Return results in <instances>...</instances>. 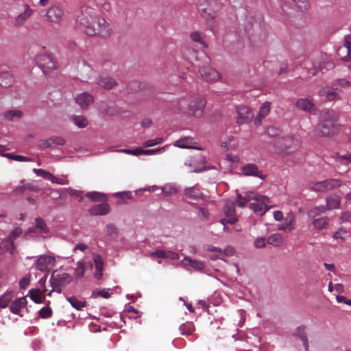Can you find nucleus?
I'll return each mask as SVG.
<instances>
[{
    "label": "nucleus",
    "mask_w": 351,
    "mask_h": 351,
    "mask_svg": "<svg viewBox=\"0 0 351 351\" xmlns=\"http://www.w3.org/2000/svg\"><path fill=\"white\" fill-rule=\"evenodd\" d=\"M76 22L88 36L107 38L110 35V23L104 18L97 15L94 9L91 8H82L80 14L77 15Z\"/></svg>",
    "instance_id": "f257e3e1"
},
{
    "label": "nucleus",
    "mask_w": 351,
    "mask_h": 351,
    "mask_svg": "<svg viewBox=\"0 0 351 351\" xmlns=\"http://www.w3.org/2000/svg\"><path fill=\"white\" fill-rule=\"evenodd\" d=\"M339 116L334 110H323L320 114V123L315 129L316 134L320 136H330L339 132Z\"/></svg>",
    "instance_id": "f03ea898"
},
{
    "label": "nucleus",
    "mask_w": 351,
    "mask_h": 351,
    "mask_svg": "<svg viewBox=\"0 0 351 351\" xmlns=\"http://www.w3.org/2000/svg\"><path fill=\"white\" fill-rule=\"evenodd\" d=\"M206 101L201 97H189L180 99L178 102L180 111L195 117L202 116Z\"/></svg>",
    "instance_id": "7ed1b4c3"
},
{
    "label": "nucleus",
    "mask_w": 351,
    "mask_h": 351,
    "mask_svg": "<svg viewBox=\"0 0 351 351\" xmlns=\"http://www.w3.org/2000/svg\"><path fill=\"white\" fill-rule=\"evenodd\" d=\"M276 149L283 154H291L299 147V141L291 136L277 137L274 142Z\"/></svg>",
    "instance_id": "20e7f679"
},
{
    "label": "nucleus",
    "mask_w": 351,
    "mask_h": 351,
    "mask_svg": "<svg viewBox=\"0 0 351 351\" xmlns=\"http://www.w3.org/2000/svg\"><path fill=\"white\" fill-rule=\"evenodd\" d=\"M36 63L46 74H51L58 69L57 61L49 54L38 55L36 58Z\"/></svg>",
    "instance_id": "39448f33"
},
{
    "label": "nucleus",
    "mask_w": 351,
    "mask_h": 351,
    "mask_svg": "<svg viewBox=\"0 0 351 351\" xmlns=\"http://www.w3.org/2000/svg\"><path fill=\"white\" fill-rule=\"evenodd\" d=\"M72 276L66 273L55 274L53 272L50 278V284L54 291L62 293V288L68 285L72 281Z\"/></svg>",
    "instance_id": "423d86ee"
},
{
    "label": "nucleus",
    "mask_w": 351,
    "mask_h": 351,
    "mask_svg": "<svg viewBox=\"0 0 351 351\" xmlns=\"http://www.w3.org/2000/svg\"><path fill=\"white\" fill-rule=\"evenodd\" d=\"M341 185V182L338 179H328L317 182H310L308 187L311 190L319 193H325L328 191L337 188Z\"/></svg>",
    "instance_id": "0eeeda50"
},
{
    "label": "nucleus",
    "mask_w": 351,
    "mask_h": 351,
    "mask_svg": "<svg viewBox=\"0 0 351 351\" xmlns=\"http://www.w3.org/2000/svg\"><path fill=\"white\" fill-rule=\"evenodd\" d=\"M256 198H253L254 202L250 204V208L254 212L260 215H264L269 209L268 206L269 199L264 195H261L255 193Z\"/></svg>",
    "instance_id": "6e6552de"
},
{
    "label": "nucleus",
    "mask_w": 351,
    "mask_h": 351,
    "mask_svg": "<svg viewBox=\"0 0 351 351\" xmlns=\"http://www.w3.org/2000/svg\"><path fill=\"white\" fill-rule=\"evenodd\" d=\"M238 117L237 124L239 125L250 123L253 118V113L250 108L246 106H239L236 108Z\"/></svg>",
    "instance_id": "1a4fd4ad"
},
{
    "label": "nucleus",
    "mask_w": 351,
    "mask_h": 351,
    "mask_svg": "<svg viewBox=\"0 0 351 351\" xmlns=\"http://www.w3.org/2000/svg\"><path fill=\"white\" fill-rule=\"evenodd\" d=\"M343 92L338 88H322L319 90V95L326 97L328 101L341 100Z\"/></svg>",
    "instance_id": "9d476101"
},
{
    "label": "nucleus",
    "mask_w": 351,
    "mask_h": 351,
    "mask_svg": "<svg viewBox=\"0 0 351 351\" xmlns=\"http://www.w3.org/2000/svg\"><path fill=\"white\" fill-rule=\"evenodd\" d=\"M206 162L205 156L202 154H197L191 156L185 162V165L191 167V171H199L204 169Z\"/></svg>",
    "instance_id": "9b49d317"
},
{
    "label": "nucleus",
    "mask_w": 351,
    "mask_h": 351,
    "mask_svg": "<svg viewBox=\"0 0 351 351\" xmlns=\"http://www.w3.org/2000/svg\"><path fill=\"white\" fill-rule=\"evenodd\" d=\"M224 213L226 218L221 220V223L223 225L225 226L226 223L234 224L238 221L235 213V205L234 203L232 202L226 205L224 207Z\"/></svg>",
    "instance_id": "f8f14e48"
},
{
    "label": "nucleus",
    "mask_w": 351,
    "mask_h": 351,
    "mask_svg": "<svg viewBox=\"0 0 351 351\" xmlns=\"http://www.w3.org/2000/svg\"><path fill=\"white\" fill-rule=\"evenodd\" d=\"M55 258L51 256H40L36 263V268L41 271H49L54 266Z\"/></svg>",
    "instance_id": "ddd939ff"
},
{
    "label": "nucleus",
    "mask_w": 351,
    "mask_h": 351,
    "mask_svg": "<svg viewBox=\"0 0 351 351\" xmlns=\"http://www.w3.org/2000/svg\"><path fill=\"white\" fill-rule=\"evenodd\" d=\"M199 73L202 78L207 82H217L221 77L219 73L210 66H204L200 68Z\"/></svg>",
    "instance_id": "4468645a"
},
{
    "label": "nucleus",
    "mask_w": 351,
    "mask_h": 351,
    "mask_svg": "<svg viewBox=\"0 0 351 351\" xmlns=\"http://www.w3.org/2000/svg\"><path fill=\"white\" fill-rule=\"evenodd\" d=\"M64 16V12L62 8L58 6L51 7L46 13V17L48 21L51 23H59Z\"/></svg>",
    "instance_id": "2eb2a0df"
},
{
    "label": "nucleus",
    "mask_w": 351,
    "mask_h": 351,
    "mask_svg": "<svg viewBox=\"0 0 351 351\" xmlns=\"http://www.w3.org/2000/svg\"><path fill=\"white\" fill-rule=\"evenodd\" d=\"M242 173L246 176H254L264 180L265 176L259 171L258 167L254 164H247L241 168Z\"/></svg>",
    "instance_id": "dca6fc26"
},
{
    "label": "nucleus",
    "mask_w": 351,
    "mask_h": 351,
    "mask_svg": "<svg viewBox=\"0 0 351 351\" xmlns=\"http://www.w3.org/2000/svg\"><path fill=\"white\" fill-rule=\"evenodd\" d=\"M33 14V10L27 4L23 5V10L20 13L14 21V25L19 27L23 25L27 19L29 18Z\"/></svg>",
    "instance_id": "f3484780"
},
{
    "label": "nucleus",
    "mask_w": 351,
    "mask_h": 351,
    "mask_svg": "<svg viewBox=\"0 0 351 351\" xmlns=\"http://www.w3.org/2000/svg\"><path fill=\"white\" fill-rule=\"evenodd\" d=\"M110 211V207L107 203L96 204L88 210V213L92 216H102L108 214Z\"/></svg>",
    "instance_id": "a211bd4d"
},
{
    "label": "nucleus",
    "mask_w": 351,
    "mask_h": 351,
    "mask_svg": "<svg viewBox=\"0 0 351 351\" xmlns=\"http://www.w3.org/2000/svg\"><path fill=\"white\" fill-rule=\"evenodd\" d=\"M93 260L95 264L94 277L96 280H100L103 276L104 261L99 254H93Z\"/></svg>",
    "instance_id": "6ab92c4d"
},
{
    "label": "nucleus",
    "mask_w": 351,
    "mask_h": 351,
    "mask_svg": "<svg viewBox=\"0 0 351 351\" xmlns=\"http://www.w3.org/2000/svg\"><path fill=\"white\" fill-rule=\"evenodd\" d=\"M351 42V36L345 37L344 45L340 47L337 50V54L343 60L348 61L351 60V55L350 54L349 45Z\"/></svg>",
    "instance_id": "aec40b11"
},
{
    "label": "nucleus",
    "mask_w": 351,
    "mask_h": 351,
    "mask_svg": "<svg viewBox=\"0 0 351 351\" xmlns=\"http://www.w3.org/2000/svg\"><path fill=\"white\" fill-rule=\"evenodd\" d=\"M93 267L90 261H78L76 263V267L74 269V276L76 278H82L84 276L85 270L87 269H91Z\"/></svg>",
    "instance_id": "412c9836"
},
{
    "label": "nucleus",
    "mask_w": 351,
    "mask_h": 351,
    "mask_svg": "<svg viewBox=\"0 0 351 351\" xmlns=\"http://www.w3.org/2000/svg\"><path fill=\"white\" fill-rule=\"evenodd\" d=\"M295 106L299 110L312 112L314 110L315 105L312 99L308 98H301L296 101Z\"/></svg>",
    "instance_id": "4be33fe9"
},
{
    "label": "nucleus",
    "mask_w": 351,
    "mask_h": 351,
    "mask_svg": "<svg viewBox=\"0 0 351 351\" xmlns=\"http://www.w3.org/2000/svg\"><path fill=\"white\" fill-rule=\"evenodd\" d=\"M75 101L82 109H86L93 102L94 99L90 94L83 93L77 96Z\"/></svg>",
    "instance_id": "5701e85b"
},
{
    "label": "nucleus",
    "mask_w": 351,
    "mask_h": 351,
    "mask_svg": "<svg viewBox=\"0 0 351 351\" xmlns=\"http://www.w3.org/2000/svg\"><path fill=\"white\" fill-rule=\"evenodd\" d=\"M195 143L193 141V138L187 136L181 138L180 139L176 141L173 145L176 147L183 149H201L199 147L195 146Z\"/></svg>",
    "instance_id": "b1692460"
},
{
    "label": "nucleus",
    "mask_w": 351,
    "mask_h": 351,
    "mask_svg": "<svg viewBox=\"0 0 351 351\" xmlns=\"http://www.w3.org/2000/svg\"><path fill=\"white\" fill-rule=\"evenodd\" d=\"M37 230H39V233L46 234L49 231L45 221L40 217L35 219V226L29 228L27 231L29 233H36Z\"/></svg>",
    "instance_id": "393cba45"
},
{
    "label": "nucleus",
    "mask_w": 351,
    "mask_h": 351,
    "mask_svg": "<svg viewBox=\"0 0 351 351\" xmlns=\"http://www.w3.org/2000/svg\"><path fill=\"white\" fill-rule=\"evenodd\" d=\"M295 221V215L292 213H289L286 215L285 223L279 225L278 227V230L291 232L294 229L293 223Z\"/></svg>",
    "instance_id": "a878e982"
},
{
    "label": "nucleus",
    "mask_w": 351,
    "mask_h": 351,
    "mask_svg": "<svg viewBox=\"0 0 351 351\" xmlns=\"http://www.w3.org/2000/svg\"><path fill=\"white\" fill-rule=\"evenodd\" d=\"M27 304V300L25 297H21L14 300L10 306V311L15 315H19L22 308L25 307Z\"/></svg>",
    "instance_id": "bb28decb"
},
{
    "label": "nucleus",
    "mask_w": 351,
    "mask_h": 351,
    "mask_svg": "<svg viewBox=\"0 0 351 351\" xmlns=\"http://www.w3.org/2000/svg\"><path fill=\"white\" fill-rule=\"evenodd\" d=\"M182 263L184 265H189L191 267L196 271H202L205 267V264L204 262L192 259L189 256L184 257Z\"/></svg>",
    "instance_id": "cd10ccee"
},
{
    "label": "nucleus",
    "mask_w": 351,
    "mask_h": 351,
    "mask_svg": "<svg viewBox=\"0 0 351 351\" xmlns=\"http://www.w3.org/2000/svg\"><path fill=\"white\" fill-rule=\"evenodd\" d=\"M14 82V77L13 75L8 72L0 73V86L3 88H8L11 86Z\"/></svg>",
    "instance_id": "c85d7f7f"
},
{
    "label": "nucleus",
    "mask_w": 351,
    "mask_h": 351,
    "mask_svg": "<svg viewBox=\"0 0 351 351\" xmlns=\"http://www.w3.org/2000/svg\"><path fill=\"white\" fill-rule=\"evenodd\" d=\"M253 198H256L254 193H247L245 196H242L241 193H238L237 194L236 203L238 206L244 207L248 202L252 201Z\"/></svg>",
    "instance_id": "c756f323"
},
{
    "label": "nucleus",
    "mask_w": 351,
    "mask_h": 351,
    "mask_svg": "<svg viewBox=\"0 0 351 351\" xmlns=\"http://www.w3.org/2000/svg\"><path fill=\"white\" fill-rule=\"evenodd\" d=\"M270 112V103L265 102L259 109V112L258 116L256 117L254 120V123L256 125H260L261 123V119L265 118L266 116L269 114Z\"/></svg>",
    "instance_id": "7c9ffc66"
},
{
    "label": "nucleus",
    "mask_w": 351,
    "mask_h": 351,
    "mask_svg": "<svg viewBox=\"0 0 351 351\" xmlns=\"http://www.w3.org/2000/svg\"><path fill=\"white\" fill-rule=\"evenodd\" d=\"M185 197L192 200H199L203 197L200 191L195 187L186 188L184 190Z\"/></svg>",
    "instance_id": "2f4dec72"
},
{
    "label": "nucleus",
    "mask_w": 351,
    "mask_h": 351,
    "mask_svg": "<svg viewBox=\"0 0 351 351\" xmlns=\"http://www.w3.org/2000/svg\"><path fill=\"white\" fill-rule=\"evenodd\" d=\"M95 71L92 68L86 64H83L80 70V77L82 81H88L94 75Z\"/></svg>",
    "instance_id": "473e14b6"
},
{
    "label": "nucleus",
    "mask_w": 351,
    "mask_h": 351,
    "mask_svg": "<svg viewBox=\"0 0 351 351\" xmlns=\"http://www.w3.org/2000/svg\"><path fill=\"white\" fill-rule=\"evenodd\" d=\"M341 198L337 195H332L326 199V207L328 210L338 208L340 206Z\"/></svg>",
    "instance_id": "72a5a7b5"
},
{
    "label": "nucleus",
    "mask_w": 351,
    "mask_h": 351,
    "mask_svg": "<svg viewBox=\"0 0 351 351\" xmlns=\"http://www.w3.org/2000/svg\"><path fill=\"white\" fill-rule=\"evenodd\" d=\"M199 14L207 21V23H211L216 16L214 11L208 8H202L199 6Z\"/></svg>",
    "instance_id": "f704fd0d"
},
{
    "label": "nucleus",
    "mask_w": 351,
    "mask_h": 351,
    "mask_svg": "<svg viewBox=\"0 0 351 351\" xmlns=\"http://www.w3.org/2000/svg\"><path fill=\"white\" fill-rule=\"evenodd\" d=\"M312 224L316 230H321L325 229L328 226V218L323 217L313 219Z\"/></svg>",
    "instance_id": "c9c22d12"
},
{
    "label": "nucleus",
    "mask_w": 351,
    "mask_h": 351,
    "mask_svg": "<svg viewBox=\"0 0 351 351\" xmlns=\"http://www.w3.org/2000/svg\"><path fill=\"white\" fill-rule=\"evenodd\" d=\"M305 330H306V327L304 326H298L297 328V336L303 342L305 350L308 351V338H307Z\"/></svg>",
    "instance_id": "e433bc0d"
},
{
    "label": "nucleus",
    "mask_w": 351,
    "mask_h": 351,
    "mask_svg": "<svg viewBox=\"0 0 351 351\" xmlns=\"http://www.w3.org/2000/svg\"><path fill=\"white\" fill-rule=\"evenodd\" d=\"M14 298V292L8 291L5 292L0 298V308H5Z\"/></svg>",
    "instance_id": "4c0bfd02"
},
{
    "label": "nucleus",
    "mask_w": 351,
    "mask_h": 351,
    "mask_svg": "<svg viewBox=\"0 0 351 351\" xmlns=\"http://www.w3.org/2000/svg\"><path fill=\"white\" fill-rule=\"evenodd\" d=\"M97 84L101 87H103L106 89H110L112 88L115 84L116 82L114 79L106 77H101L98 80Z\"/></svg>",
    "instance_id": "58836bf2"
},
{
    "label": "nucleus",
    "mask_w": 351,
    "mask_h": 351,
    "mask_svg": "<svg viewBox=\"0 0 351 351\" xmlns=\"http://www.w3.org/2000/svg\"><path fill=\"white\" fill-rule=\"evenodd\" d=\"M29 297L36 304H40L45 299V295H41V291L38 289H32L29 291Z\"/></svg>",
    "instance_id": "ea45409f"
},
{
    "label": "nucleus",
    "mask_w": 351,
    "mask_h": 351,
    "mask_svg": "<svg viewBox=\"0 0 351 351\" xmlns=\"http://www.w3.org/2000/svg\"><path fill=\"white\" fill-rule=\"evenodd\" d=\"M66 300L71 304V305L78 311L82 310L86 306V301L79 300L75 296L67 297Z\"/></svg>",
    "instance_id": "a19ab883"
},
{
    "label": "nucleus",
    "mask_w": 351,
    "mask_h": 351,
    "mask_svg": "<svg viewBox=\"0 0 351 351\" xmlns=\"http://www.w3.org/2000/svg\"><path fill=\"white\" fill-rule=\"evenodd\" d=\"M267 243L274 245L280 246L284 243V239L280 234H273L269 236L267 239Z\"/></svg>",
    "instance_id": "79ce46f5"
},
{
    "label": "nucleus",
    "mask_w": 351,
    "mask_h": 351,
    "mask_svg": "<svg viewBox=\"0 0 351 351\" xmlns=\"http://www.w3.org/2000/svg\"><path fill=\"white\" fill-rule=\"evenodd\" d=\"M85 196L95 202L106 200V195L97 191L88 192L85 194Z\"/></svg>",
    "instance_id": "37998d69"
},
{
    "label": "nucleus",
    "mask_w": 351,
    "mask_h": 351,
    "mask_svg": "<svg viewBox=\"0 0 351 351\" xmlns=\"http://www.w3.org/2000/svg\"><path fill=\"white\" fill-rule=\"evenodd\" d=\"M302 66L307 70L308 73L311 72V69L313 70V72L311 73V75H315L319 70V66H317L316 63L309 60H306L302 62Z\"/></svg>",
    "instance_id": "c03bdc74"
},
{
    "label": "nucleus",
    "mask_w": 351,
    "mask_h": 351,
    "mask_svg": "<svg viewBox=\"0 0 351 351\" xmlns=\"http://www.w3.org/2000/svg\"><path fill=\"white\" fill-rule=\"evenodd\" d=\"M180 331L182 335H191L195 330V326L192 322H187L180 326Z\"/></svg>",
    "instance_id": "a18cd8bd"
},
{
    "label": "nucleus",
    "mask_w": 351,
    "mask_h": 351,
    "mask_svg": "<svg viewBox=\"0 0 351 351\" xmlns=\"http://www.w3.org/2000/svg\"><path fill=\"white\" fill-rule=\"evenodd\" d=\"M178 191L176 186L171 184H167L162 188V194L167 197L174 195Z\"/></svg>",
    "instance_id": "49530a36"
},
{
    "label": "nucleus",
    "mask_w": 351,
    "mask_h": 351,
    "mask_svg": "<svg viewBox=\"0 0 351 351\" xmlns=\"http://www.w3.org/2000/svg\"><path fill=\"white\" fill-rule=\"evenodd\" d=\"M2 245L6 252H9L10 254H13L15 250V246L12 237H7L2 241Z\"/></svg>",
    "instance_id": "de8ad7c7"
},
{
    "label": "nucleus",
    "mask_w": 351,
    "mask_h": 351,
    "mask_svg": "<svg viewBox=\"0 0 351 351\" xmlns=\"http://www.w3.org/2000/svg\"><path fill=\"white\" fill-rule=\"evenodd\" d=\"M74 123L80 128H84L87 126L88 121L83 116H73L71 118Z\"/></svg>",
    "instance_id": "09e8293b"
},
{
    "label": "nucleus",
    "mask_w": 351,
    "mask_h": 351,
    "mask_svg": "<svg viewBox=\"0 0 351 351\" xmlns=\"http://www.w3.org/2000/svg\"><path fill=\"white\" fill-rule=\"evenodd\" d=\"M33 171L38 176H41L43 178L51 181L53 178V174L49 171H47L43 169H34Z\"/></svg>",
    "instance_id": "8fccbe9b"
},
{
    "label": "nucleus",
    "mask_w": 351,
    "mask_h": 351,
    "mask_svg": "<svg viewBox=\"0 0 351 351\" xmlns=\"http://www.w3.org/2000/svg\"><path fill=\"white\" fill-rule=\"evenodd\" d=\"M326 211V207L324 206H319L314 207L313 208L311 209L308 212V216L311 218H314L317 217L320 213H324Z\"/></svg>",
    "instance_id": "3c124183"
},
{
    "label": "nucleus",
    "mask_w": 351,
    "mask_h": 351,
    "mask_svg": "<svg viewBox=\"0 0 351 351\" xmlns=\"http://www.w3.org/2000/svg\"><path fill=\"white\" fill-rule=\"evenodd\" d=\"M97 7L102 11L108 12L110 10V4L107 0H95Z\"/></svg>",
    "instance_id": "603ef678"
},
{
    "label": "nucleus",
    "mask_w": 351,
    "mask_h": 351,
    "mask_svg": "<svg viewBox=\"0 0 351 351\" xmlns=\"http://www.w3.org/2000/svg\"><path fill=\"white\" fill-rule=\"evenodd\" d=\"M191 40L194 42L198 43L204 47H207L206 43L203 40L202 34L199 32H192L190 35Z\"/></svg>",
    "instance_id": "864d4df0"
},
{
    "label": "nucleus",
    "mask_w": 351,
    "mask_h": 351,
    "mask_svg": "<svg viewBox=\"0 0 351 351\" xmlns=\"http://www.w3.org/2000/svg\"><path fill=\"white\" fill-rule=\"evenodd\" d=\"M52 309L50 306H45L38 311V315L41 318L48 319L52 316Z\"/></svg>",
    "instance_id": "5fc2aeb1"
},
{
    "label": "nucleus",
    "mask_w": 351,
    "mask_h": 351,
    "mask_svg": "<svg viewBox=\"0 0 351 351\" xmlns=\"http://www.w3.org/2000/svg\"><path fill=\"white\" fill-rule=\"evenodd\" d=\"M348 236V232L346 228H340L337 232H335L332 237L335 239H341V241H344Z\"/></svg>",
    "instance_id": "6e6d98bb"
},
{
    "label": "nucleus",
    "mask_w": 351,
    "mask_h": 351,
    "mask_svg": "<svg viewBox=\"0 0 351 351\" xmlns=\"http://www.w3.org/2000/svg\"><path fill=\"white\" fill-rule=\"evenodd\" d=\"M23 113L20 110H9L4 113V117L7 120H12L13 117H21L22 116Z\"/></svg>",
    "instance_id": "4d7b16f0"
},
{
    "label": "nucleus",
    "mask_w": 351,
    "mask_h": 351,
    "mask_svg": "<svg viewBox=\"0 0 351 351\" xmlns=\"http://www.w3.org/2000/svg\"><path fill=\"white\" fill-rule=\"evenodd\" d=\"M336 160L341 165H348L351 162V154L339 155Z\"/></svg>",
    "instance_id": "13d9d810"
},
{
    "label": "nucleus",
    "mask_w": 351,
    "mask_h": 351,
    "mask_svg": "<svg viewBox=\"0 0 351 351\" xmlns=\"http://www.w3.org/2000/svg\"><path fill=\"white\" fill-rule=\"evenodd\" d=\"M162 141H163V139L162 138L158 137V138H156L155 139H150V140H147V141H145L143 143V146L144 147H149L154 146L156 145H159V144L162 143Z\"/></svg>",
    "instance_id": "bf43d9fd"
},
{
    "label": "nucleus",
    "mask_w": 351,
    "mask_h": 351,
    "mask_svg": "<svg viewBox=\"0 0 351 351\" xmlns=\"http://www.w3.org/2000/svg\"><path fill=\"white\" fill-rule=\"evenodd\" d=\"M350 84H351L350 82L345 78H339V79L335 80L333 82L334 86L338 85L343 88H346L350 87Z\"/></svg>",
    "instance_id": "052dcab7"
},
{
    "label": "nucleus",
    "mask_w": 351,
    "mask_h": 351,
    "mask_svg": "<svg viewBox=\"0 0 351 351\" xmlns=\"http://www.w3.org/2000/svg\"><path fill=\"white\" fill-rule=\"evenodd\" d=\"M31 275L26 274L24 277L21 278L19 281V287L21 289H25L29 285L30 282Z\"/></svg>",
    "instance_id": "680f3d73"
},
{
    "label": "nucleus",
    "mask_w": 351,
    "mask_h": 351,
    "mask_svg": "<svg viewBox=\"0 0 351 351\" xmlns=\"http://www.w3.org/2000/svg\"><path fill=\"white\" fill-rule=\"evenodd\" d=\"M109 291H110V289H101V290H99V291H95L93 292V295L96 298V297H102L104 298H109L110 296V294L109 293Z\"/></svg>",
    "instance_id": "e2e57ef3"
},
{
    "label": "nucleus",
    "mask_w": 351,
    "mask_h": 351,
    "mask_svg": "<svg viewBox=\"0 0 351 351\" xmlns=\"http://www.w3.org/2000/svg\"><path fill=\"white\" fill-rule=\"evenodd\" d=\"M120 152L123 153H125L130 155L134 156H140L141 155V147H137L135 149H121Z\"/></svg>",
    "instance_id": "0e129e2a"
},
{
    "label": "nucleus",
    "mask_w": 351,
    "mask_h": 351,
    "mask_svg": "<svg viewBox=\"0 0 351 351\" xmlns=\"http://www.w3.org/2000/svg\"><path fill=\"white\" fill-rule=\"evenodd\" d=\"M293 1L301 10H306L308 8V3L307 0H293Z\"/></svg>",
    "instance_id": "69168bd1"
},
{
    "label": "nucleus",
    "mask_w": 351,
    "mask_h": 351,
    "mask_svg": "<svg viewBox=\"0 0 351 351\" xmlns=\"http://www.w3.org/2000/svg\"><path fill=\"white\" fill-rule=\"evenodd\" d=\"M106 231L108 235H117L118 234V230L116 226L114 224H108L106 226Z\"/></svg>",
    "instance_id": "338daca9"
},
{
    "label": "nucleus",
    "mask_w": 351,
    "mask_h": 351,
    "mask_svg": "<svg viewBox=\"0 0 351 351\" xmlns=\"http://www.w3.org/2000/svg\"><path fill=\"white\" fill-rule=\"evenodd\" d=\"M67 193L71 197H73L75 198H78L79 197L82 195V194L84 193V192L82 191L75 190V189H68Z\"/></svg>",
    "instance_id": "774afa93"
}]
</instances>
